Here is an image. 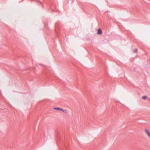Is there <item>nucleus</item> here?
Returning <instances> with one entry per match:
<instances>
[{"mask_svg":"<svg viewBox=\"0 0 150 150\" xmlns=\"http://www.w3.org/2000/svg\"><path fill=\"white\" fill-rule=\"evenodd\" d=\"M102 33V31L100 28H99L98 30L97 34L98 35H101Z\"/></svg>","mask_w":150,"mask_h":150,"instance_id":"nucleus-3","label":"nucleus"},{"mask_svg":"<svg viewBox=\"0 0 150 150\" xmlns=\"http://www.w3.org/2000/svg\"><path fill=\"white\" fill-rule=\"evenodd\" d=\"M57 24L56 25H55V29H56V28H57Z\"/></svg>","mask_w":150,"mask_h":150,"instance_id":"nucleus-6","label":"nucleus"},{"mask_svg":"<svg viewBox=\"0 0 150 150\" xmlns=\"http://www.w3.org/2000/svg\"><path fill=\"white\" fill-rule=\"evenodd\" d=\"M146 97H147L146 96H144L142 97V98L144 100H145L146 98Z\"/></svg>","mask_w":150,"mask_h":150,"instance_id":"nucleus-4","label":"nucleus"},{"mask_svg":"<svg viewBox=\"0 0 150 150\" xmlns=\"http://www.w3.org/2000/svg\"><path fill=\"white\" fill-rule=\"evenodd\" d=\"M137 49H136L135 50H134V51H133V52L134 53H136L137 52Z\"/></svg>","mask_w":150,"mask_h":150,"instance_id":"nucleus-5","label":"nucleus"},{"mask_svg":"<svg viewBox=\"0 0 150 150\" xmlns=\"http://www.w3.org/2000/svg\"><path fill=\"white\" fill-rule=\"evenodd\" d=\"M145 132L147 135L148 136L150 139V132L148 129H145Z\"/></svg>","mask_w":150,"mask_h":150,"instance_id":"nucleus-1","label":"nucleus"},{"mask_svg":"<svg viewBox=\"0 0 150 150\" xmlns=\"http://www.w3.org/2000/svg\"><path fill=\"white\" fill-rule=\"evenodd\" d=\"M54 109L56 110H60L61 111H62L64 112V110L62 108H61L59 107H57L54 108Z\"/></svg>","mask_w":150,"mask_h":150,"instance_id":"nucleus-2","label":"nucleus"},{"mask_svg":"<svg viewBox=\"0 0 150 150\" xmlns=\"http://www.w3.org/2000/svg\"><path fill=\"white\" fill-rule=\"evenodd\" d=\"M40 3L41 4H42V3L40 1Z\"/></svg>","mask_w":150,"mask_h":150,"instance_id":"nucleus-7","label":"nucleus"}]
</instances>
